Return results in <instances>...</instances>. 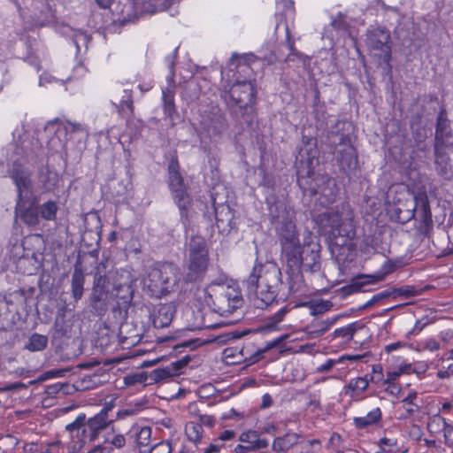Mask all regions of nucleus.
<instances>
[{"label":"nucleus","mask_w":453,"mask_h":453,"mask_svg":"<svg viewBox=\"0 0 453 453\" xmlns=\"http://www.w3.org/2000/svg\"><path fill=\"white\" fill-rule=\"evenodd\" d=\"M41 217L46 220H54L58 210V204L54 201H48L42 203L39 208Z\"/></svg>","instance_id":"c9c22d12"},{"label":"nucleus","mask_w":453,"mask_h":453,"mask_svg":"<svg viewBox=\"0 0 453 453\" xmlns=\"http://www.w3.org/2000/svg\"><path fill=\"white\" fill-rule=\"evenodd\" d=\"M188 361L189 358L185 357L171 364L170 367L174 369L175 376L178 375L180 371L188 365Z\"/></svg>","instance_id":"bf43d9fd"},{"label":"nucleus","mask_w":453,"mask_h":453,"mask_svg":"<svg viewBox=\"0 0 453 453\" xmlns=\"http://www.w3.org/2000/svg\"><path fill=\"white\" fill-rule=\"evenodd\" d=\"M10 176L13 180L19 193V201L16 210L20 211L23 194L26 195L31 188L30 173L23 165L14 163L10 170Z\"/></svg>","instance_id":"dca6fc26"},{"label":"nucleus","mask_w":453,"mask_h":453,"mask_svg":"<svg viewBox=\"0 0 453 453\" xmlns=\"http://www.w3.org/2000/svg\"><path fill=\"white\" fill-rule=\"evenodd\" d=\"M408 198L405 199L403 203L399 201L395 204V211L396 213V220L402 224H404L411 219H412L415 216V210L418 207V194L414 196H411L409 193H407Z\"/></svg>","instance_id":"a211bd4d"},{"label":"nucleus","mask_w":453,"mask_h":453,"mask_svg":"<svg viewBox=\"0 0 453 453\" xmlns=\"http://www.w3.org/2000/svg\"><path fill=\"white\" fill-rule=\"evenodd\" d=\"M369 381H372L373 383H384V374H383V369L380 365H373L372 367V374L370 375V378L368 379Z\"/></svg>","instance_id":"49530a36"},{"label":"nucleus","mask_w":453,"mask_h":453,"mask_svg":"<svg viewBox=\"0 0 453 453\" xmlns=\"http://www.w3.org/2000/svg\"><path fill=\"white\" fill-rule=\"evenodd\" d=\"M228 93L234 104L241 109L254 104L255 89L253 84L249 81L236 80L230 87Z\"/></svg>","instance_id":"4468645a"},{"label":"nucleus","mask_w":453,"mask_h":453,"mask_svg":"<svg viewBox=\"0 0 453 453\" xmlns=\"http://www.w3.org/2000/svg\"><path fill=\"white\" fill-rule=\"evenodd\" d=\"M174 315V307L172 303L159 304L152 314V322L155 327L164 328L168 326Z\"/></svg>","instance_id":"6ab92c4d"},{"label":"nucleus","mask_w":453,"mask_h":453,"mask_svg":"<svg viewBox=\"0 0 453 453\" xmlns=\"http://www.w3.org/2000/svg\"><path fill=\"white\" fill-rule=\"evenodd\" d=\"M48 346V337L43 334H40L37 333L33 334L27 342L25 344V349L31 351H42Z\"/></svg>","instance_id":"2f4dec72"},{"label":"nucleus","mask_w":453,"mask_h":453,"mask_svg":"<svg viewBox=\"0 0 453 453\" xmlns=\"http://www.w3.org/2000/svg\"><path fill=\"white\" fill-rule=\"evenodd\" d=\"M217 227L223 232L230 231L234 226V212L228 205L222 204L215 209Z\"/></svg>","instance_id":"412c9836"},{"label":"nucleus","mask_w":453,"mask_h":453,"mask_svg":"<svg viewBox=\"0 0 453 453\" xmlns=\"http://www.w3.org/2000/svg\"><path fill=\"white\" fill-rule=\"evenodd\" d=\"M416 398V393L409 394L399 403L396 409L399 419H407L419 411L418 405L413 402Z\"/></svg>","instance_id":"b1692460"},{"label":"nucleus","mask_w":453,"mask_h":453,"mask_svg":"<svg viewBox=\"0 0 453 453\" xmlns=\"http://www.w3.org/2000/svg\"><path fill=\"white\" fill-rule=\"evenodd\" d=\"M256 58V56L252 53L243 55L233 54L229 61V65L230 67L234 66L235 68H241L242 72L246 73L250 70V64L254 62Z\"/></svg>","instance_id":"c756f323"},{"label":"nucleus","mask_w":453,"mask_h":453,"mask_svg":"<svg viewBox=\"0 0 453 453\" xmlns=\"http://www.w3.org/2000/svg\"><path fill=\"white\" fill-rule=\"evenodd\" d=\"M169 187L173 194L174 200L182 211L186 210L190 203L189 196L184 185L183 178L179 172V164L172 160L168 165Z\"/></svg>","instance_id":"f8f14e48"},{"label":"nucleus","mask_w":453,"mask_h":453,"mask_svg":"<svg viewBox=\"0 0 453 453\" xmlns=\"http://www.w3.org/2000/svg\"><path fill=\"white\" fill-rule=\"evenodd\" d=\"M117 107L121 114H126L127 111L129 114H133L134 105L131 90H123V96L119 101V104L117 105Z\"/></svg>","instance_id":"58836bf2"},{"label":"nucleus","mask_w":453,"mask_h":453,"mask_svg":"<svg viewBox=\"0 0 453 453\" xmlns=\"http://www.w3.org/2000/svg\"><path fill=\"white\" fill-rule=\"evenodd\" d=\"M85 277L81 269L75 268L72 276V295L78 301L82 297L84 290Z\"/></svg>","instance_id":"c85d7f7f"},{"label":"nucleus","mask_w":453,"mask_h":453,"mask_svg":"<svg viewBox=\"0 0 453 453\" xmlns=\"http://www.w3.org/2000/svg\"><path fill=\"white\" fill-rule=\"evenodd\" d=\"M112 280V288L116 292V297L124 300V302L131 301L133 298V284L135 281L134 277L128 270H118L111 277Z\"/></svg>","instance_id":"2eb2a0df"},{"label":"nucleus","mask_w":453,"mask_h":453,"mask_svg":"<svg viewBox=\"0 0 453 453\" xmlns=\"http://www.w3.org/2000/svg\"><path fill=\"white\" fill-rule=\"evenodd\" d=\"M46 128L55 132V137H52L48 142L50 150L55 152L65 150L66 141L73 138V134H79L81 138L85 140L88 137V128L78 122H71L68 120L59 123L52 122L49 123Z\"/></svg>","instance_id":"6e6552de"},{"label":"nucleus","mask_w":453,"mask_h":453,"mask_svg":"<svg viewBox=\"0 0 453 453\" xmlns=\"http://www.w3.org/2000/svg\"><path fill=\"white\" fill-rule=\"evenodd\" d=\"M225 447L220 442H218V440L215 439L209 446H207L203 453H220L222 449Z\"/></svg>","instance_id":"4d7b16f0"},{"label":"nucleus","mask_w":453,"mask_h":453,"mask_svg":"<svg viewBox=\"0 0 453 453\" xmlns=\"http://www.w3.org/2000/svg\"><path fill=\"white\" fill-rule=\"evenodd\" d=\"M113 406H114L113 400H111L110 403H105L104 408L98 413H96L95 415V416L102 415L104 417V419L105 420V429L108 427V426L111 422V420H110L108 418V413L110 411H111Z\"/></svg>","instance_id":"864d4df0"},{"label":"nucleus","mask_w":453,"mask_h":453,"mask_svg":"<svg viewBox=\"0 0 453 453\" xmlns=\"http://www.w3.org/2000/svg\"><path fill=\"white\" fill-rule=\"evenodd\" d=\"M225 120L221 118H217L216 119H213L208 127V133L211 135H219L225 131Z\"/></svg>","instance_id":"c03bdc74"},{"label":"nucleus","mask_w":453,"mask_h":453,"mask_svg":"<svg viewBox=\"0 0 453 453\" xmlns=\"http://www.w3.org/2000/svg\"><path fill=\"white\" fill-rule=\"evenodd\" d=\"M198 423L202 424V426H206L211 427L215 425L216 418H215V417H213L211 415L204 414V415L200 416Z\"/></svg>","instance_id":"0e129e2a"},{"label":"nucleus","mask_w":453,"mask_h":453,"mask_svg":"<svg viewBox=\"0 0 453 453\" xmlns=\"http://www.w3.org/2000/svg\"><path fill=\"white\" fill-rule=\"evenodd\" d=\"M239 441L242 442L248 443V446L251 447L253 450L265 449L269 445L268 441L266 439L259 438L257 433L251 430L241 434Z\"/></svg>","instance_id":"a878e982"},{"label":"nucleus","mask_w":453,"mask_h":453,"mask_svg":"<svg viewBox=\"0 0 453 453\" xmlns=\"http://www.w3.org/2000/svg\"><path fill=\"white\" fill-rule=\"evenodd\" d=\"M389 296V293L387 291L380 292L377 295H374L365 304V307H370L373 305L374 303H378L379 301L387 298Z\"/></svg>","instance_id":"69168bd1"},{"label":"nucleus","mask_w":453,"mask_h":453,"mask_svg":"<svg viewBox=\"0 0 453 453\" xmlns=\"http://www.w3.org/2000/svg\"><path fill=\"white\" fill-rule=\"evenodd\" d=\"M104 429L105 420L102 415L86 418L85 414H80L65 426L69 452H80L87 444L96 441Z\"/></svg>","instance_id":"7ed1b4c3"},{"label":"nucleus","mask_w":453,"mask_h":453,"mask_svg":"<svg viewBox=\"0 0 453 453\" xmlns=\"http://www.w3.org/2000/svg\"><path fill=\"white\" fill-rule=\"evenodd\" d=\"M369 386L368 376L351 379L343 388V393L352 400L357 401L362 398V394Z\"/></svg>","instance_id":"aec40b11"},{"label":"nucleus","mask_w":453,"mask_h":453,"mask_svg":"<svg viewBox=\"0 0 453 453\" xmlns=\"http://www.w3.org/2000/svg\"><path fill=\"white\" fill-rule=\"evenodd\" d=\"M104 443L112 447V449H121L126 444V439L122 434L115 433L112 431L111 433H107L104 436Z\"/></svg>","instance_id":"a19ab883"},{"label":"nucleus","mask_w":453,"mask_h":453,"mask_svg":"<svg viewBox=\"0 0 453 453\" xmlns=\"http://www.w3.org/2000/svg\"><path fill=\"white\" fill-rule=\"evenodd\" d=\"M164 111L169 117H173L176 113L174 104V93L172 89L166 88L163 90Z\"/></svg>","instance_id":"4c0bfd02"},{"label":"nucleus","mask_w":453,"mask_h":453,"mask_svg":"<svg viewBox=\"0 0 453 453\" xmlns=\"http://www.w3.org/2000/svg\"><path fill=\"white\" fill-rule=\"evenodd\" d=\"M285 31H286V45H287L288 49L289 50L290 54L294 55V56H298V57L301 56V53L298 52L295 48V42L291 38L288 25L285 26Z\"/></svg>","instance_id":"8fccbe9b"},{"label":"nucleus","mask_w":453,"mask_h":453,"mask_svg":"<svg viewBox=\"0 0 453 453\" xmlns=\"http://www.w3.org/2000/svg\"><path fill=\"white\" fill-rule=\"evenodd\" d=\"M302 147L298 152L297 174L300 178L303 176L311 177L313 174L314 168L318 165V149L317 140L312 137L303 136L302 140Z\"/></svg>","instance_id":"9d476101"},{"label":"nucleus","mask_w":453,"mask_h":453,"mask_svg":"<svg viewBox=\"0 0 453 453\" xmlns=\"http://www.w3.org/2000/svg\"><path fill=\"white\" fill-rule=\"evenodd\" d=\"M381 418V411L379 407L372 409L365 416L354 418V424L357 428H365L377 424Z\"/></svg>","instance_id":"cd10ccee"},{"label":"nucleus","mask_w":453,"mask_h":453,"mask_svg":"<svg viewBox=\"0 0 453 453\" xmlns=\"http://www.w3.org/2000/svg\"><path fill=\"white\" fill-rule=\"evenodd\" d=\"M175 376L174 369L170 366L157 368L150 372L149 378L154 382H160Z\"/></svg>","instance_id":"f704fd0d"},{"label":"nucleus","mask_w":453,"mask_h":453,"mask_svg":"<svg viewBox=\"0 0 453 453\" xmlns=\"http://www.w3.org/2000/svg\"><path fill=\"white\" fill-rule=\"evenodd\" d=\"M181 273L173 264H162L150 269L143 280L144 288L150 296L162 297L178 289Z\"/></svg>","instance_id":"39448f33"},{"label":"nucleus","mask_w":453,"mask_h":453,"mask_svg":"<svg viewBox=\"0 0 453 453\" xmlns=\"http://www.w3.org/2000/svg\"><path fill=\"white\" fill-rule=\"evenodd\" d=\"M439 339L441 342H443L446 345L451 344L452 339H453V331L447 329L440 332L439 334Z\"/></svg>","instance_id":"13d9d810"},{"label":"nucleus","mask_w":453,"mask_h":453,"mask_svg":"<svg viewBox=\"0 0 453 453\" xmlns=\"http://www.w3.org/2000/svg\"><path fill=\"white\" fill-rule=\"evenodd\" d=\"M402 373L398 371V369L394 368L391 371H388L387 372V378L384 380V384H390L393 383L395 380H396Z\"/></svg>","instance_id":"680f3d73"},{"label":"nucleus","mask_w":453,"mask_h":453,"mask_svg":"<svg viewBox=\"0 0 453 453\" xmlns=\"http://www.w3.org/2000/svg\"><path fill=\"white\" fill-rule=\"evenodd\" d=\"M337 194L338 189L334 180L328 179L326 182V187L322 188L317 199L322 206L326 207L334 202Z\"/></svg>","instance_id":"393cba45"},{"label":"nucleus","mask_w":453,"mask_h":453,"mask_svg":"<svg viewBox=\"0 0 453 453\" xmlns=\"http://www.w3.org/2000/svg\"><path fill=\"white\" fill-rule=\"evenodd\" d=\"M305 453H321V441L318 439L310 440L307 441V447L305 448Z\"/></svg>","instance_id":"3c124183"},{"label":"nucleus","mask_w":453,"mask_h":453,"mask_svg":"<svg viewBox=\"0 0 453 453\" xmlns=\"http://www.w3.org/2000/svg\"><path fill=\"white\" fill-rule=\"evenodd\" d=\"M157 4V0H120L114 8L117 21L126 25L136 21L142 14L155 13Z\"/></svg>","instance_id":"0eeeda50"},{"label":"nucleus","mask_w":453,"mask_h":453,"mask_svg":"<svg viewBox=\"0 0 453 453\" xmlns=\"http://www.w3.org/2000/svg\"><path fill=\"white\" fill-rule=\"evenodd\" d=\"M277 15H280L281 18L286 19V25L288 21H293L296 14L294 2L292 0H279L276 4Z\"/></svg>","instance_id":"7c9ffc66"},{"label":"nucleus","mask_w":453,"mask_h":453,"mask_svg":"<svg viewBox=\"0 0 453 453\" xmlns=\"http://www.w3.org/2000/svg\"><path fill=\"white\" fill-rule=\"evenodd\" d=\"M235 438V432L233 430H224L219 434L217 440L218 442H220L223 444V446L226 448L227 446H230V444H227L228 441H232Z\"/></svg>","instance_id":"09e8293b"},{"label":"nucleus","mask_w":453,"mask_h":453,"mask_svg":"<svg viewBox=\"0 0 453 453\" xmlns=\"http://www.w3.org/2000/svg\"><path fill=\"white\" fill-rule=\"evenodd\" d=\"M109 284L108 278L105 276H99L96 279L90 298L94 309H98V307L102 310L105 309L110 291Z\"/></svg>","instance_id":"f3484780"},{"label":"nucleus","mask_w":453,"mask_h":453,"mask_svg":"<svg viewBox=\"0 0 453 453\" xmlns=\"http://www.w3.org/2000/svg\"><path fill=\"white\" fill-rule=\"evenodd\" d=\"M209 260V249L206 240L200 235L193 236L188 247L186 281L191 282L201 279L208 268Z\"/></svg>","instance_id":"423d86ee"},{"label":"nucleus","mask_w":453,"mask_h":453,"mask_svg":"<svg viewBox=\"0 0 453 453\" xmlns=\"http://www.w3.org/2000/svg\"><path fill=\"white\" fill-rule=\"evenodd\" d=\"M87 72L88 70L86 66L83 64H80L74 67L71 78L73 80L82 78L87 73Z\"/></svg>","instance_id":"052dcab7"},{"label":"nucleus","mask_w":453,"mask_h":453,"mask_svg":"<svg viewBox=\"0 0 453 453\" xmlns=\"http://www.w3.org/2000/svg\"><path fill=\"white\" fill-rule=\"evenodd\" d=\"M203 429L202 424L190 421L185 426V434L188 441L196 443L203 436Z\"/></svg>","instance_id":"72a5a7b5"},{"label":"nucleus","mask_w":453,"mask_h":453,"mask_svg":"<svg viewBox=\"0 0 453 453\" xmlns=\"http://www.w3.org/2000/svg\"><path fill=\"white\" fill-rule=\"evenodd\" d=\"M129 433L138 446H147L149 444L151 436L150 426L135 425L131 427Z\"/></svg>","instance_id":"bb28decb"},{"label":"nucleus","mask_w":453,"mask_h":453,"mask_svg":"<svg viewBox=\"0 0 453 453\" xmlns=\"http://www.w3.org/2000/svg\"><path fill=\"white\" fill-rule=\"evenodd\" d=\"M357 330V323L354 322L345 326L336 328L334 331V337L346 338L348 340L352 339L354 334Z\"/></svg>","instance_id":"37998d69"},{"label":"nucleus","mask_w":453,"mask_h":453,"mask_svg":"<svg viewBox=\"0 0 453 453\" xmlns=\"http://www.w3.org/2000/svg\"><path fill=\"white\" fill-rule=\"evenodd\" d=\"M299 439L300 435L296 433H287L282 436L276 437L272 444L273 450L277 453H286L298 444Z\"/></svg>","instance_id":"5701e85b"},{"label":"nucleus","mask_w":453,"mask_h":453,"mask_svg":"<svg viewBox=\"0 0 453 453\" xmlns=\"http://www.w3.org/2000/svg\"><path fill=\"white\" fill-rule=\"evenodd\" d=\"M414 218L418 222L417 226L418 232L424 236H428L433 230L434 222L426 192L418 193V207L415 210Z\"/></svg>","instance_id":"ddd939ff"},{"label":"nucleus","mask_w":453,"mask_h":453,"mask_svg":"<svg viewBox=\"0 0 453 453\" xmlns=\"http://www.w3.org/2000/svg\"><path fill=\"white\" fill-rule=\"evenodd\" d=\"M204 300L215 313L228 316L243 306L244 299L236 285L213 281L204 289Z\"/></svg>","instance_id":"20e7f679"},{"label":"nucleus","mask_w":453,"mask_h":453,"mask_svg":"<svg viewBox=\"0 0 453 453\" xmlns=\"http://www.w3.org/2000/svg\"><path fill=\"white\" fill-rule=\"evenodd\" d=\"M436 375L441 380H448L453 377V364H449L447 366L440 368L437 371Z\"/></svg>","instance_id":"603ef678"},{"label":"nucleus","mask_w":453,"mask_h":453,"mask_svg":"<svg viewBox=\"0 0 453 453\" xmlns=\"http://www.w3.org/2000/svg\"><path fill=\"white\" fill-rule=\"evenodd\" d=\"M341 441L342 438L338 434H333L329 439L328 447H331L334 449H337L340 446Z\"/></svg>","instance_id":"338daca9"},{"label":"nucleus","mask_w":453,"mask_h":453,"mask_svg":"<svg viewBox=\"0 0 453 453\" xmlns=\"http://www.w3.org/2000/svg\"><path fill=\"white\" fill-rule=\"evenodd\" d=\"M276 210L277 213L273 215V222L281 247V257L289 272L290 281L288 291H284L279 265L273 261L262 263L257 259L246 284L252 296L253 305L261 310L273 305L278 296L286 297L289 294L299 292L303 285V271L317 273L321 268V246L316 237L310 231H306L301 244L295 222V210L281 203L276 204Z\"/></svg>","instance_id":"f257e3e1"},{"label":"nucleus","mask_w":453,"mask_h":453,"mask_svg":"<svg viewBox=\"0 0 453 453\" xmlns=\"http://www.w3.org/2000/svg\"><path fill=\"white\" fill-rule=\"evenodd\" d=\"M70 369H52L42 372L40 376L41 380H47L54 378H61L65 376Z\"/></svg>","instance_id":"a18cd8bd"},{"label":"nucleus","mask_w":453,"mask_h":453,"mask_svg":"<svg viewBox=\"0 0 453 453\" xmlns=\"http://www.w3.org/2000/svg\"><path fill=\"white\" fill-rule=\"evenodd\" d=\"M172 445L169 441H160L155 444L150 450V453H172Z\"/></svg>","instance_id":"de8ad7c7"},{"label":"nucleus","mask_w":453,"mask_h":453,"mask_svg":"<svg viewBox=\"0 0 453 453\" xmlns=\"http://www.w3.org/2000/svg\"><path fill=\"white\" fill-rule=\"evenodd\" d=\"M216 324L207 320L205 316H203L201 322L197 323L195 327L197 329L213 328Z\"/></svg>","instance_id":"774afa93"},{"label":"nucleus","mask_w":453,"mask_h":453,"mask_svg":"<svg viewBox=\"0 0 453 453\" xmlns=\"http://www.w3.org/2000/svg\"><path fill=\"white\" fill-rule=\"evenodd\" d=\"M339 357L337 359H327L325 363L317 367L319 372H326L331 370L334 365H340Z\"/></svg>","instance_id":"5fc2aeb1"},{"label":"nucleus","mask_w":453,"mask_h":453,"mask_svg":"<svg viewBox=\"0 0 453 453\" xmlns=\"http://www.w3.org/2000/svg\"><path fill=\"white\" fill-rule=\"evenodd\" d=\"M314 221L326 235L331 254L339 263L351 261L356 248L354 211L349 203L314 216Z\"/></svg>","instance_id":"f03ea898"},{"label":"nucleus","mask_w":453,"mask_h":453,"mask_svg":"<svg viewBox=\"0 0 453 453\" xmlns=\"http://www.w3.org/2000/svg\"><path fill=\"white\" fill-rule=\"evenodd\" d=\"M46 453H70L68 449L67 439L57 440L47 445Z\"/></svg>","instance_id":"79ce46f5"},{"label":"nucleus","mask_w":453,"mask_h":453,"mask_svg":"<svg viewBox=\"0 0 453 453\" xmlns=\"http://www.w3.org/2000/svg\"><path fill=\"white\" fill-rule=\"evenodd\" d=\"M337 319L338 316L321 320L315 319L306 326L305 332L311 338L319 337L326 333L336 323Z\"/></svg>","instance_id":"4be33fe9"},{"label":"nucleus","mask_w":453,"mask_h":453,"mask_svg":"<svg viewBox=\"0 0 453 453\" xmlns=\"http://www.w3.org/2000/svg\"><path fill=\"white\" fill-rule=\"evenodd\" d=\"M39 210L35 206H29L20 212V219L28 226H35L39 223Z\"/></svg>","instance_id":"ea45409f"},{"label":"nucleus","mask_w":453,"mask_h":453,"mask_svg":"<svg viewBox=\"0 0 453 453\" xmlns=\"http://www.w3.org/2000/svg\"><path fill=\"white\" fill-rule=\"evenodd\" d=\"M335 153L340 169L348 176L356 175L358 169V157L356 149L348 137H342Z\"/></svg>","instance_id":"9b49d317"},{"label":"nucleus","mask_w":453,"mask_h":453,"mask_svg":"<svg viewBox=\"0 0 453 453\" xmlns=\"http://www.w3.org/2000/svg\"><path fill=\"white\" fill-rule=\"evenodd\" d=\"M390 33L381 27L368 30L366 45L380 62L389 65L391 60Z\"/></svg>","instance_id":"1a4fd4ad"},{"label":"nucleus","mask_w":453,"mask_h":453,"mask_svg":"<svg viewBox=\"0 0 453 453\" xmlns=\"http://www.w3.org/2000/svg\"><path fill=\"white\" fill-rule=\"evenodd\" d=\"M291 308L288 305L281 307L274 315L270 317L266 322V328L271 331H278L282 328L280 323L284 320L287 313L290 311Z\"/></svg>","instance_id":"473e14b6"},{"label":"nucleus","mask_w":453,"mask_h":453,"mask_svg":"<svg viewBox=\"0 0 453 453\" xmlns=\"http://www.w3.org/2000/svg\"><path fill=\"white\" fill-rule=\"evenodd\" d=\"M424 347L426 349H427L431 352H434V351L440 349L441 345L437 340H435L434 338H430L425 342Z\"/></svg>","instance_id":"e2e57ef3"},{"label":"nucleus","mask_w":453,"mask_h":453,"mask_svg":"<svg viewBox=\"0 0 453 453\" xmlns=\"http://www.w3.org/2000/svg\"><path fill=\"white\" fill-rule=\"evenodd\" d=\"M446 418L441 415H434L430 417L427 421V430L432 434H441L446 426Z\"/></svg>","instance_id":"e433bc0d"},{"label":"nucleus","mask_w":453,"mask_h":453,"mask_svg":"<svg viewBox=\"0 0 453 453\" xmlns=\"http://www.w3.org/2000/svg\"><path fill=\"white\" fill-rule=\"evenodd\" d=\"M86 453H113V449L111 446L104 442L94 446Z\"/></svg>","instance_id":"6e6d98bb"}]
</instances>
